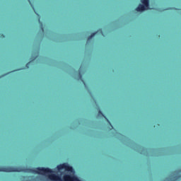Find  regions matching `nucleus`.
Segmentation results:
<instances>
[{
    "label": "nucleus",
    "instance_id": "obj_1",
    "mask_svg": "<svg viewBox=\"0 0 181 181\" xmlns=\"http://www.w3.org/2000/svg\"><path fill=\"white\" fill-rule=\"evenodd\" d=\"M0 172H24L25 173H34V175H48L49 179L53 181H63L60 175L53 173L52 169L37 167L35 168H28L23 167H0Z\"/></svg>",
    "mask_w": 181,
    "mask_h": 181
},
{
    "label": "nucleus",
    "instance_id": "obj_2",
    "mask_svg": "<svg viewBox=\"0 0 181 181\" xmlns=\"http://www.w3.org/2000/svg\"><path fill=\"white\" fill-rule=\"evenodd\" d=\"M63 169L67 172H71V170H73V167L69 165L67 163H63L57 165L58 170H63Z\"/></svg>",
    "mask_w": 181,
    "mask_h": 181
},
{
    "label": "nucleus",
    "instance_id": "obj_3",
    "mask_svg": "<svg viewBox=\"0 0 181 181\" xmlns=\"http://www.w3.org/2000/svg\"><path fill=\"white\" fill-rule=\"evenodd\" d=\"M148 8L145 6V5H144V4H139V6L136 8V12H144V11H145V9H148Z\"/></svg>",
    "mask_w": 181,
    "mask_h": 181
},
{
    "label": "nucleus",
    "instance_id": "obj_4",
    "mask_svg": "<svg viewBox=\"0 0 181 181\" xmlns=\"http://www.w3.org/2000/svg\"><path fill=\"white\" fill-rule=\"evenodd\" d=\"M141 3L146 8H149V0H141Z\"/></svg>",
    "mask_w": 181,
    "mask_h": 181
},
{
    "label": "nucleus",
    "instance_id": "obj_5",
    "mask_svg": "<svg viewBox=\"0 0 181 181\" xmlns=\"http://www.w3.org/2000/svg\"><path fill=\"white\" fill-rule=\"evenodd\" d=\"M78 77L82 83H83L84 86H86V82H84V80H83V76L81 75V71H80V69L78 70Z\"/></svg>",
    "mask_w": 181,
    "mask_h": 181
},
{
    "label": "nucleus",
    "instance_id": "obj_6",
    "mask_svg": "<svg viewBox=\"0 0 181 181\" xmlns=\"http://www.w3.org/2000/svg\"><path fill=\"white\" fill-rule=\"evenodd\" d=\"M97 33H98V31L95 32V33H93L88 37V40H91V39H93V37H94L95 36V35H97Z\"/></svg>",
    "mask_w": 181,
    "mask_h": 181
},
{
    "label": "nucleus",
    "instance_id": "obj_7",
    "mask_svg": "<svg viewBox=\"0 0 181 181\" xmlns=\"http://www.w3.org/2000/svg\"><path fill=\"white\" fill-rule=\"evenodd\" d=\"M38 22L41 26V30H42V32L45 31V29L43 28V23L42 22H40V18H38Z\"/></svg>",
    "mask_w": 181,
    "mask_h": 181
},
{
    "label": "nucleus",
    "instance_id": "obj_8",
    "mask_svg": "<svg viewBox=\"0 0 181 181\" xmlns=\"http://www.w3.org/2000/svg\"><path fill=\"white\" fill-rule=\"evenodd\" d=\"M98 116L99 117H104L105 118L107 119V117H105V116H104V114H103V112H101V110L98 111Z\"/></svg>",
    "mask_w": 181,
    "mask_h": 181
},
{
    "label": "nucleus",
    "instance_id": "obj_9",
    "mask_svg": "<svg viewBox=\"0 0 181 181\" xmlns=\"http://www.w3.org/2000/svg\"><path fill=\"white\" fill-rule=\"evenodd\" d=\"M29 64H30V62H28V63L26 64V67H27L28 69H29Z\"/></svg>",
    "mask_w": 181,
    "mask_h": 181
},
{
    "label": "nucleus",
    "instance_id": "obj_10",
    "mask_svg": "<svg viewBox=\"0 0 181 181\" xmlns=\"http://www.w3.org/2000/svg\"><path fill=\"white\" fill-rule=\"evenodd\" d=\"M1 37H5V35L4 34H2Z\"/></svg>",
    "mask_w": 181,
    "mask_h": 181
},
{
    "label": "nucleus",
    "instance_id": "obj_11",
    "mask_svg": "<svg viewBox=\"0 0 181 181\" xmlns=\"http://www.w3.org/2000/svg\"><path fill=\"white\" fill-rule=\"evenodd\" d=\"M28 2H30V4L32 5V3L30 2V0H28Z\"/></svg>",
    "mask_w": 181,
    "mask_h": 181
},
{
    "label": "nucleus",
    "instance_id": "obj_12",
    "mask_svg": "<svg viewBox=\"0 0 181 181\" xmlns=\"http://www.w3.org/2000/svg\"><path fill=\"white\" fill-rule=\"evenodd\" d=\"M35 13H36V15H37V16H39V14H38L37 13H36V11H35Z\"/></svg>",
    "mask_w": 181,
    "mask_h": 181
},
{
    "label": "nucleus",
    "instance_id": "obj_13",
    "mask_svg": "<svg viewBox=\"0 0 181 181\" xmlns=\"http://www.w3.org/2000/svg\"><path fill=\"white\" fill-rule=\"evenodd\" d=\"M100 30V32H101V33H103V30Z\"/></svg>",
    "mask_w": 181,
    "mask_h": 181
},
{
    "label": "nucleus",
    "instance_id": "obj_14",
    "mask_svg": "<svg viewBox=\"0 0 181 181\" xmlns=\"http://www.w3.org/2000/svg\"><path fill=\"white\" fill-rule=\"evenodd\" d=\"M107 122H110V121H109V120H107Z\"/></svg>",
    "mask_w": 181,
    "mask_h": 181
},
{
    "label": "nucleus",
    "instance_id": "obj_15",
    "mask_svg": "<svg viewBox=\"0 0 181 181\" xmlns=\"http://www.w3.org/2000/svg\"><path fill=\"white\" fill-rule=\"evenodd\" d=\"M35 59H36V57L34 58V59H33V60H35Z\"/></svg>",
    "mask_w": 181,
    "mask_h": 181
}]
</instances>
